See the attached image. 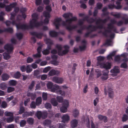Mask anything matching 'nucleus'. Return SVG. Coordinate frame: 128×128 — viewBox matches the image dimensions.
Masks as SVG:
<instances>
[{
  "label": "nucleus",
  "instance_id": "f257e3e1",
  "mask_svg": "<svg viewBox=\"0 0 128 128\" xmlns=\"http://www.w3.org/2000/svg\"><path fill=\"white\" fill-rule=\"evenodd\" d=\"M38 16V14L36 13L32 15V19L30 22L29 27L26 24H22L20 23V20L21 19L20 16H18L16 21H13L12 23L9 21H7L6 22V24L7 26H10L11 24L13 25H16L18 29H28L29 28H32L34 27H38L41 24L37 21Z\"/></svg>",
  "mask_w": 128,
  "mask_h": 128
},
{
  "label": "nucleus",
  "instance_id": "f03ea898",
  "mask_svg": "<svg viewBox=\"0 0 128 128\" xmlns=\"http://www.w3.org/2000/svg\"><path fill=\"white\" fill-rule=\"evenodd\" d=\"M72 14L70 12L65 13L62 15L66 19V22L63 21L62 22V25L66 26V28L69 30H72L77 28L78 25H82L84 20V19L80 20L78 22V25L72 26L70 25V24L72 21H76L77 19L76 17V16L72 17Z\"/></svg>",
  "mask_w": 128,
  "mask_h": 128
},
{
  "label": "nucleus",
  "instance_id": "7ed1b4c3",
  "mask_svg": "<svg viewBox=\"0 0 128 128\" xmlns=\"http://www.w3.org/2000/svg\"><path fill=\"white\" fill-rule=\"evenodd\" d=\"M111 24L108 25V28L105 32L103 33V34L106 36H108L110 38L114 37V34L112 33V32H116V28L113 26V24H115L116 21L114 20H112Z\"/></svg>",
  "mask_w": 128,
  "mask_h": 128
},
{
  "label": "nucleus",
  "instance_id": "20e7f679",
  "mask_svg": "<svg viewBox=\"0 0 128 128\" xmlns=\"http://www.w3.org/2000/svg\"><path fill=\"white\" fill-rule=\"evenodd\" d=\"M4 49L6 50L8 53L5 52L3 54L4 58L6 60H7L10 58V56L9 54L12 52L13 49V46L11 44H7L4 46Z\"/></svg>",
  "mask_w": 128,
  "mask_h": 128
},
{
  "label": "nucleus",
  "instance_id": "39448f33",
  "mask_svg": "<svg viewBox=\"0 0 128 128\" xmlns=\"http://www.w3.org/2000/svg\"><path fill=\"white\" fill-rule=\"evenodd\" d=\"M44 41L48 45V46L47 49L43 50L42 53L46 55L49 54V50L51 48L50 46L53 44V42L52 41L47 38H46L44 39Z\"/></svg>",
  "mask_w": 128,
  "mask_h": 128
},
{
  "label": "nucleus",
  "instance_id": "423d86ee",
  "mask_svg": "<svg viewBox=\"0 0 128 128\" xmlns=\"http://www.w3.org/2000/svg\"><path fill=\"white\" fill-rule=\"evenodd\" d=\"M56 47L58 49V54L60 56H63L67 54L68 51L69 47L68 46L65 45L64 46V50L62 51H61V50L62 48V47L61 45L60 44H57Z\"/></svg>",
  "mask_w": 128,
  "mask_h": 128
},
{
  "label": "nucleus",
  "instance_id": "0eeeda50",
  "mask_svg": "<svg viewBox=\"0 0 128 128\" xmlns=\"http://www.w3.org/2000/svg\"><path fill=\"white\" fill-rule=\"evenodd\" d=\"M46 11H48V12H44V15L46 18L43 23L44 24H47L48 23V19L50 17V12L52 10L51 7L49 6H47L46 7Z\"/></svg>",
  "mask_w": 128,
  "mask_h": 128
},
{
  "label": "nucleus",
  "instance_id": "6e6552de",
  "mask_svg": "<svg viewBox=\"0 0 128 128\" xmlns=\"http://www.w3.org/2000/svg\"><path fill=\"white\" fill-rule=\"evenodd\" d=\"M47 88L50 89V91L53 92H56V90L60 88V86L56 84L53 85V83L50 82H48L46 84Z\"/></svg>",
  "mask_w": 128,
  "mask_h": 128
},
{
  "label": "nucleus",
  "instance_id": "1a4fd4ad",
  "mask_svg": "<svg viewBox=\"0 0 128 128\" xmlns=\"http://www.w3.org/2000/svg\"><path fill=\"white\" fill-rule=\"evenodd\" d=\"M69 101L67 100H65L63 104V106L60 108V111L63 113H65L67 112V108L69 106Z\"/></svg>",
  "mask_w": 128,
  "mask_h": 128
},
{
  "label": "nucleus",
  "instance_id": "9d476101",
  "mask_svg": "<svg viewBox=\"0 0 128 128\" xmlns=\"http://www.w3.org/2000/svg\"><path fill=\"white\" fill-rule=\"evenodd\" d=\"M112 66V63L111 62H107L102 63L100 64V67L108 70L110 69Z\"/></svg>",
  "mask_w": 128,
  "mask_h": 128
},
{
  "label": "nucleus",
  "instance_id": "9b49d317",
  "mask_svg": "<svg viewBox=\"0 0 128 128\" xmlns=\"http://www.w3.org/2000/svg\"><path fill=\"white\" fill-rule=\"evenodd\" d=\"M110 72L112 74V75H116L117 74L120 72L119 67L118 66H114L113 69L110 70Z\"/></svg>",
  "mask_w": 128,
  "mask_h": 128
},
{
  "label": "nucleus",
  "instance_id": "f8f14e48",
  "mask_svg": "<svg viewBox=\"0 0 128 128\" xmlns=\"http://www.w3.org/2000/svg\"><path fill=\"white\" fill-rule=\"evenodd\" d=\"M128 55V54L126 53H124L121 55L120 56H117L115 57L114 60L118 63L120 62V58L121 57L125 58Z\"/></svg>",
  "mask_w": 128,
  "mask_h": 128
},
{
  "label": "nucleus",
  "instance_id": "ddd939ff",
  "mask_svg": "<svg viewBox=\"0 0 128 128\" xmlns=\"http://www.w3.org/2000/svg\"><path fill=\"white\" fill-rule=\"evenodd\" d=\"M61 20L62 18H58L54 20L53 23L56 29H58L59 28L60 25Z\"/></svg>",
  "mask_w": 128,
  "mask_h": 128
},
{
  "label": "nucleus",
  "instance_id": "4468645a",
  "mask_svg": "<svg viewBox=\"0 0 128 128\" xmlns=\"http://www.w3.org/2000/svg\"><path fill=\"white\" fill-rule=\"evenodd\" d=\"M108 19L109 18H108L104 20H102L100 19L98 20L96 22V24L98 25V28H102V24L106 22Z\"/></svg>",
  "mask_w": 128,
  "mask_h": 128
},
{
  "label": "nucleus",
  "instance_id": "2eb2a0df",
  "mask_svg": "<svg viewBox=\"0 0 128 128\" xmlns=\"http://www.w3.org/2000/svg\"><path fill=\"white\" fill-rule=\"evenodd\" d=\"M120 2H117L116 3V6L114 5L110 4L108 5V7L110 9H112L115 8H116L117 9H120L122 8V6L120 5Z\"/></svg>",
  "mask_w": 128,
  "mask_h": 128
},
{
  "label": "nucleus",
  "instance_id": "dca6fc26",
  "mask_svg": "<svg viewBox=\"0 0 128 128\" xmlns=\"http://www.w3.org/2000/svg\"><path fill=\"white\" fill-rule=\"evenodd\" d=\"M102 76L101 77L102 79L104 80H107L108 78V73L109 71L108 70H104L102 72Z\"/></svg>",
  "mask_w": 128,
  "mask_h": 128
},
{
  "label": "nucleus",
  "instance_id": "f3484780",
  "mask_svg": "<svg viewBox=\"0 0 128 128\" xmlns=\"http://www.w3.org/2000/svg\"><path fill=\"white\" fill-rule=\"evenodd\" d=\"M62 118V122H67L70 120V117L68 114H65L63 115Z\"/></svg>",
  "mask_w": 128,
  "mask_h": 128
},
{
  "label": "nucleus",
  "instance_id": "a211bd4d",
  "mask_svg": "<svg viewBox=\"0 0 128 128\" xmlns=\"http://www.w3.org/2000/svg\"><path fill=\"white\" fill-rule=\"evenodd\" d=\"M16 5V2L13 3L12 4H10L6 6L5 9L6 10L7 12H9L11 10L12 8L15 6Z\"/></svg>",
  "mask_w": 128,
  "mask_h": 128
},
{
  "label": "nucleus",
  "instance_id": "6ab92c4d",
  "mask_svg": "<svg viewBox=\"0 0 128 128\" xmlns=\"http://www.w3.org/2000/svg\"><path fill=\"white\" fill-rule=\"evenodd\" d=\"M52 80L56 83L61 84L63 82V80L62 78H58L57 77H54L52 78Z\"/></svg>",
  "mask_w": 128,
  "mask_h": 128
},
{
  "label": "nucleus",
  "instance_id": "aec40b11",
  "mask_svg": "<svg viewBox=\"0 0 128 128\" xmlns=\"http://www.w3.org/2000/svg\"><path fill=\"white\" fill-rule=\"evenodd\" d=\"M51 53L52 54L51 55V57L53 59V60H56L58 56L56 55V54L57 53V51L55 50H53L51 51Z\"/></svg>",
  "mask_w": 128,
  "mask_h": 128
},
{
  "label": "nucleus",
  "instance_id": "412c9836",
  "mask_svg": "<svg viewBox=\"0 0 128 128\" xmlns=\"http://www.w3.org/2000/svg\"><path fill=\"white\" fill-rule=\"evenodd\" d=\"M41 48L40 46L37 48V50L38 53L35 54L33 55V56L34 58H40L41 56V55L40 53L41 52Z\"/></svg>",
  "mask_w": 128,
  "mask_h": 128
},
{
  "label": "nucleus",
  "instance_id": "4be33fe9",
  "mask_svg": "<svg viewBox=\"0 0 128 128\" xmlns=\"http://www.w3.org/2000/svg\"><path fill=\"white\" fill-rule=\"evenodd\" d=\"M60 73V72L59 71L52 70L49 72L48 74L50 76H52L56 74H59Z\"/></svg>",
  "mask_w": 128,
  "mask_h": 128
},
{
  "label": "nucleus",
  "instance_id": "5701e85b",
  "mask_svg": "<svg viewBox=\"0 0 128 128\" xmlns=\"http://www.w3.org/2000/svg\"><path fill=\"white\" fill-rule=\"evenodd\" d=\"M105 59V58L104 56H99L97 57V60L98 62L97 63V65L98 66H100V64L102 63H100V62L103 61Z\"/></svg>",
  "mask_w": 128,
  "mask_h": 128
},
{
  "label": "nucleus",
  "instance_id": "b1692460",
  "mask_svg": "<svg viewBox=\"0 0 128 128\" xmlns=\"http://www.w3.org/2000/svg\"><path fill=\"white\" fill-rule=\"evenodd\" d=\"M78 123L77 120L74 119L72 120L71 122V126L72 128H74L77 126Z\"/></svg>",
  "mask_w": 128,
  "mask_h": 128
},
{
  "label": "nucleus",
  "instance_id": "393cba45",
  "mask_svg": "<svg viewBox=\"0 0 128 128\" xmlns=\"http://www.w3.org/2000/svg\"><path fill=\"white\" fill-rule=\"evenodd\" d=\"M123 60L125 62H124L121 64V67L124 68H128V66L126 63L125 62H127L128 59L126 58H125Z\"/></svg>",
  "mask_w": 128,
  "mask_h": 128
},
{
  "label": "nucleus",
  "instance_id": "a878e982",
  "mask_svg": "<svg viewBox=\"0 0 128 128\" xmlns=\"http://www.w3.org/2000/svg\"><path fill=\"white\" fill-rule=\"evenodd\" d=\"M4 2L2 3V0H0V8H4L5 6V4L8 3V0H4Z\"/></svg>",
  "mask_w": 128,
  "mask_h": 128
},
{
  "label": "nucleus",
  "instance_id": "bb28decb",
  "mask_svg": "<svg viewBox=\"0 0 128 128\" xmlns=\"http://www.w3.org/2000/svg\"><path fill=\"white\" fill-rule=\"evenodd\" d=\"M34 114L33 112H26L22 114V116L24 118L30 116H32Z\"/></svg>",
  "mask_w": 128,
  "mask_h": 128
},
{
  "label": "nucleus",
  "instance_id": "cd10ccee",
  "mask_svg": "<svg viewBox=\"0 0 128 128\" xmlns=\"http://www.w3.org/2000/svg\"><path fill=\"white\" fill-rule=\"evenodd\" d=\"M116 52V51H114L110 53L107 56V59L109 60H112V57L115 55Z\"/></svg>",
  "mask_w": 128,
  "mask_h": 128
},
{
  "label": "nucleus",
  "instance_id": "c85d7f7f",
  "mask_svg": "<svg viewBox=\"0 0 128 128\" xmlns=\"http://www.w3.org/2000/svg\"><path fill=\"white\" fill-rule=\"evenodd\" d=\"M32 34L36 36L38 38H41L43 36V34L40 33H37L36 32H33Z\"/></svg>",
  "mask_w": 128,
  "mask_h": 128
},
{
  "label": "nucleus",
  "instance_id": "c756f323",
  "mask_svg": "<svg viewBox=\"0 0 128 128\" xmlns=\"http://www.w3.org/2000/svg\"><path fill=\"white\" fill-rule=\"evenodd\" d=\"M42 98L41 97H38L36 100V106H39L42 104Z\"/></svg>",
  "mask_w": 128,
  "mask_h": 128
},
{
  "label": "nucleus",
  "instance_id": "7c9ffc66",
  "mask_svg": "<svg viewBox=\"0 0 128 128\" xmlns=\"http://www.w3.org/2000/svg\"><path fill=\"white\" fill-rule=\"evenodd\" d=\"M98 117L99 119L101 120H103L104 122H106L107 121V118L105 116L99 115L98 116Z\"/></svg>",
  "mask_w": 128,
  "mask_h": 128
},
{
  "label": "nucleus",
  "instance_id": "2f4dec72",
  "mask_svg": "<svg viewBox=\"0 0 128 128\" xmlns=\"http://www.w3.org/2000/svg\"><path fill=\"white\" fill-rule=\"evenodd\" d=\"M27 96H28L30 97L32 100L34 99L36 97V95L35 94L29 92L27 93Z\"/></svg>",
  "mask_w": 128,
  "mask_h": 128
},
{
  "label": "nucleus",
  "instance_id": "473e14b6",
  "mask_svg": "<svg viewBox=\"0 0 128 128\" xmlns=\"http://www.w3.org/2000/svg\"><path fill=\"white\" fill-rule=\"evenodd\" d=\"M86 41L85 40H83L82 42V46H80V48L81 50H84L86 47Z\"/></svg>",
  "mask_w": 128,
  "mask_h": 128
},
{
  "label": "nucleus",
  "instance_id": "72a5a7b5",
  "mask_svg": "<svg viewBox=\"0 0 128 128\" xmlns=\"http://www.w3.org/2000/svg\"><path fill=\"white\" fill-rule=\"evenodd\" d=\"M85 118L86 119L85 120H84V122L86 124L87 127L88 128H90V124L88 118L87 116H86L85 117Z\"/></svg>",
  "mask_w": 128,
  "mask_h": 128
},
{
  "label": "nucleus",
  "instance_id": "f704fd0d",
  "mask_svg": "<svg viewBox=\"0 0 128 128\" xmlns=\"http://www.w3.org/2000/svg\"><path fill=\"white\" fill-rule=\"evenodd\" d=\"M49 34L50 36L54 37L57 36L58 33L54 30H52L50 32Z\"/></svg>",
  "mask_w": 128,
  "mask_h": 128
},
{
  "label": "nucleus",
  "instance_id": "c9c22d12",
  "mask_svg": "<svg viewBox=\"0 0 128 128\" xmlns=\"http://www.w3.org/2000/svg\"><path fill=\"white\" fill-rule=\"evenodd\" d=\"M60 88L58 89V90H56V92L58 94H61L62 96H64L65 94V92L63 91H62L60 90L61 88L60 87Z\"/></svg>",
  "mask_w": 128,
  "mask_h": 128
},
{
  "label": "nucleus",
  "instance_id": "e433bc0d",
  "mask_svg": "<svg viewBox=\"0 0 128 128\" xmlns=\"http://www.w3.org/2000/svg\"><path fill=\"white\" fill-rule=\"evenodd\" d=\"M9 77V75L6 74H3L2 76V80L4 81H5L8 80Z\"/></svg>",
  "mask_w": 128,
  "mask_h": 128
},
{
  "label": "nucleus",
  "instance_id": "4c0bfd02",
  "mask_svg": "<svg viewBox=\"0 0 128 128\" xmlns=\"http://www.w3.org/2000/svg\"><path fill=\"white\" fill-rule=\"evenodd\" d=\"M51 102L54 106H56L58 105V103L55 98H52L51 100Z\"/></svg>",
  "mask_w": 128,
  "mask_h": 128
},
{
  "label": "nucleus",
  "instance_id": "58836bf2",
  "mask_svg": "<svg viewBox=\"0 0 128 128\" xmlns=\"http://www.w3.org/2000/svg\"><path fill=\"white\" fill-rule=\"evenodd\" d=\"M4 31L10 33H12L13 31V30L12 28H8L7 29H5L4 30H3L0 29V33H2Z\"/></svg>",
  "mask_w": 128,
  "mask_h": 128
},
{
  "label": "nucleus",
  "instance_id": "ea45409f",
  "mask_svg": "<svg viewBox=\"0 0 128 128\" xmlns=\"http://www.w3.org/2000/svg\"><path fill=\"white\" fill-rule=\"evenodd\" d=\"M111 14L117 18H119L120 17V14L119 13L112 12L111 13Z\"/></svg>",
  "mask_w": 128,
  "mask_h": 128
},
{
  "label": "nucleus",
  "instance_id": "a19ab883",
  "mask_svg": "<svg viewBox=\"0 0 128 128\" xmlns=\"http://www.w3.org/2000/svg\"><path fill=\"white\" fill-rule=\"evenodd\" d=\"M36 115L38 119H40L41 117L42 118V112L41 111H38L37 112Z\"/></svg>",
  "mask_w": 128,
  "mask_h": 128
},
{
  "label": "nucleus",
  "instance_id": "79ce46f5",
  "mask_svg": "<svg viewBox=\"0 0 128 128\" xmlns=\"http://www.w3.org/2000/svg\"><path fill=\"white\" fill-rule=\"evenodd\" d=\"M26 70V72L28 73L32 71V69L30 65H28L27 66Z\"/></svg>",
  "mask_w": 128,
  "mask_h": 128
},
{
  "label": "nucleus",
  "instance_id": "37998d69",
  "mask_svg": "<svg viewBox=\"0 0 128 128\" xmlns=\"http://www.w3.org/2000/svg\"><path fill=\"white\" fill-rule=\"evenodd\" d=\"M79 114V112L78 110L75 109L73 112V115L74 117H76Z\"/></svg>",
  "mask_w": 128,
  "mask_h": 128
},
{
  "label": "nucleus",
  "instance_id": "c03bdc74",
  "mask_svg": "<svg viewBox=\"0 0 128 128\" xmlns=\"http://www.w3.org/2000/svg\"><path fill=\"white\" fill-rule=\"evenodd\" d=\"M113 44L112 42L111 39L107 40L105 45L108 46H112Z\"/></svg>",
  "mask_w": 128,
  "mask_h": 128
},
{
  "label": "nucleus",
  "instance_id": "a18cd8bd",
  "mask_svg": "<svg viewBox=\"0 0 128 128\" xmlns=\"http://www.w3.org/2000/svg\"><path fill=\"white\" fill-rule=\"evenodd\" d=\"M21 75V74L19 72H17L14 74V77L16 78H18L20 77Z\"/></svg>",
  "mask_w": 128,
  "mask_h": 128
},
{
  "label": "nucleus",
  "instance_id": "49530a36",
  "mask_svg": "<svg viewBox=\"0 0 128 128\" xmlns=\"http://www.w3.org/2000/svg\"><path fill=\"white\" fill-rule=\"evenodd\" d=\"M4 114L5 115L7 116L13 117V114L12 112H4Z\"/></svg>",
  "mask_w": 128,
  "mask_h": 128
},
{
  "label": "nucleus",
  "instance_id": "de8ad7c7",
  "mask_svg": "<svg viewBox=\"0 0 128 128\" xmlns=\"http://www.w3.org/2000/svg\"><path fill=\"white\" fill-rule=\"evenodd\" d=\"M96 27L92 26H89L87 28V29L89 30L93 31L96 30Z\"/></svg>",
  "mask_w": 128,
  "mask_h": 128
},
{
  "label": "nucleus",
  "instance_id": "09e8293b",
  "mask_svg": "<svg viewBox=\"0 0 128 128\" xmlns=\"http://www.w3.org/2000/svg\"><path fill=\"white\" fill-rule=\"evenodd\" d=\"M9 83L10 85L14 86L16 84V82L15 80H12L9 81Z\"/></svg>",
  "mask_w": 128,
  "mask_h": 128
},
{
  "label": "nucleus",
  "instance_id": "8fccbe9b",
  "mask_svg": "<svg viewBox=\"0 0 128 128\" xmlns=\"http://www.w3.org/2000/svg\"><path fill=\"white\" fill-rule=\"evenodd\" d=\"M128 119V116L126 114H125L123 115L122 118V120L123 122L126 121Z\"/></svg>",
  "mask_w": 128,
  "mask_h": 128
},
{
  "label": "nucleus",
  "instance_id": "3c124183",
  "mask_svg": "<svg viewBox=\"0 0 128 128\" xmlns=\"http://www.w3.org/2000/svg\"><path fill=\"white\" fill-rule=\"evenodd\" d=\"M14 88L13 87H9L8 88L7 92L8 93H10L14 91Z\"/></svg>",
  "mask_w": 128,
  "mask_h": 128
},
{
  "label": "nucleus",
  "instance_id": "603ef678",
  "mask_svg": "<svg viewBox=\"0 0 128 128\" xmlns=\"http://www.w3.org/2000/svg\"><path fill=\"white\" fill-rule=\"evenodd\" d=\"M34 121V119L32 118H29L28 119L27 122L29 124H32Z\"/></svg>",
  "mask_w": 128,
  "mask_h": 128
},
{
  "label": "nucleus",
  "instance_id": "864d4df0",
  "mask_svg": "<svg viewBox=\"0 0 128 128\" xmlns=\"http://www.w3.org/2000/svg\"><path fill=\"white\" fill-rule=\"evenodd\" d=\"M108 95L110 98H112L113 96V92L111 89L108 90Z\"/></svg>",
  "mask_w": 128,
  "mask_h": 128
},
{
  "label": "nucleus",
  "instance_id": "5fc2aeb1",
  "mask_svg": "<svg viewBox=\"0 0 128 128\" xmlns=\"http://www.w3.org/2000/svg\"><path fill=\"white\" fill-rule=\"evenodd\" d=\"M14 119L13 117H12L7 118L6 120L8 122L10 123L12 122L13 120Z\"/></svg>",
  "mask_w": 128,
  "mask_h": 128
},
{
  "label": "nucleus",
  "instance_id": "6e6d98bb",
  "mask_svg": "<svg viewBox=\"0 0 128 128\" xmlns=\"http://www.w3.org/2000/svg\"><path fill=\"white\" fill-rule=\"evenodd\" d=\"M36 103L34 101L32 102L30 105V108H36Z\"/></svg>",
  "mask_w": 128,
  "mask_h": 128
},
{
  "label": "nucleus",
  "instance_id": "4d7b16f0",
  "mask_svg": "<svg viewBox=\"0 0 128 128\" xmlns=\"http://www.w3.org/2000/svg\"><path fill=\"white\" fill-rule=\"evenodd\" d=\"M1 107L3 108H5L7 107V104L5 101H3L1 104Z\"/></svg>",
  "mask_w": 128,
  "mask_h": 128
},
{
  "label": "nucleus",
  "instance_id": "13d9d810",
  "mask_svg": "<svg viewBox=\"0 0 128 128\" xmlns=\"http://www.w3.org/2000/svg\"><path fill=\"white\" fill-rule=\"evenodd\" d=\"M6 85L4 83H2L0 84V88L3 90H4L6 88Z\"/></svg>",
  "mask_w": 128,
  "mask_h": 128
},
{
  "label": "nucleus",
  "instance_id": "bf43d9fd",
  "mask_svg": "<svg viewBox=\"0 0 128 128\" xmlns=\"http://www.w3.org/2000/svg\"><path fill=\"white\" fill-rule=\"evenodd\" d=\"M50 123V121L48 120H46L44 122L43 124L44 125L46 126L49 125Z\"/></svg>",
  "mask_w": 128,
  "mask_h": 128
},
{
  "label": "nucleus",
  "instance_id": "052dcab7",
  "mask_svg": "<svg viewBox=\"0 0 128 128\" xmlns=\"http://www.w3.org/2000/svg\"><path fill=\"white\" fill-rule=\"evenodd\" d=\"M26 124V121L24 120H22L20 123V126L21 127L24 126Z\"/></svg>",
  "mask_w": 128,
  "mask_h": 128
},
{
  "label": "nucleus",
  "instance_id": "680f3d73",
  "mask_svg": "<svg viewBox=\"0 0 128 128\" xmlns=\"http://www.w3.org/2000/svg\"><path fill=\"white\" fill-rule=\"evenodd\" d=\"M56 99L57 101L60 102H62L63 100V98L60 96H57Z\"/></svg>",
  "mask_w": 128,
  "mask_h": 128
},
{
  "label": "nucleus",
  "instance_id": "e2e57ef3",
  "mask_svg": "<svg viewBox=\"0 0 128 128\" xmlns=\"http://www.w3.org/2000/svg\"><path fill=\"white\" fill-rule=\"evenodd\" d=\"M24 111V107H20V110L19 112V114H21L23 113Z\"/></svg>",
  "mask_w": 128,
  "mask_h": 128
},
{
  "label": "nucleus",
  "instance_id": "0e129e2a",
  "mask_svg": "<svg viewBox=\"0 0 128 128\" xmlns=\"http://www.w3.org/2000/svg\"><path fill=\"white\" fill-rule=\"evenodd\" d=\"M91 124L92 128H98V126L97 125H95L92 120L91 121Z\"/></svg>",
  "mask_w": 128,
  "mask_h": 128
},
{
  "label": "nucleus",
  "instance_id": "69168bd1",
  "mask_svg": "<svg viewBox=\"0 0 128 128\" xmlns=\"http://www.w3.org/2000/svg\"><path fill=\"white\" fill-rule=\"evenodd\" d=\"M42 97L44 100H46L47 98V94L46 93L43 92L42 94Z\"/></svg>",
  "mask_w": 128,
  "mask_h": 128
},
{
  "label": "nucleus",
  "instance_id": "338daca9",
  "mask_svg": "<svg viewBox=\"0 0 128 128\" xmlns=\"http://www.w3.org/2000/svg\"><path fill=\"white\" fill-rule=\"evenodd\" d=\"M16 36L18 39H20L22 38V34L20 33H17Z\"/></svg>",
  "mask_w": 128,
  "mask_h": 128
},
{
  "label": "nucleus",
  "instance_id": "774afa93",
  "mask_svg": "<svg viewBox=\"0 0 128 128\" xmlns=\"http://www.w3.org/2000/svg\"><path fill=\"white\" fill-rule=\"evenodd\" d=\"M33 61V59L30 57H28L27 59V62L28 63H30L32 62Z\"/></svg>",
  "mask_w": 128,
  "mask_h": 128
}]
</instances>
